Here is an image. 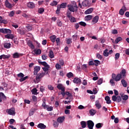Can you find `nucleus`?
Listing matches in <instances>:
<instances>
[{
    "mask_svg": "<svg viewBox=\"0 0 129 129\" xmlns=\"http://www.w3.org/2000/svg\"><path fill=\"white\" fill-rule=\"evenodd\" d=\"M126 72L125 70H122L120 74H118L117 75L115 74H112V79L110 80V83H111L112 86H114L115 85V83L113 82V80L115 81H119L121 79H124L125 77H126V75L125 74Z\"/></svg>",
    "mask_w": 129,
    "mask_h": 129,
    "instance_id": "obj_1",
    "label": "nucleus"
},
{
    "mask_svg": "<svg viewBox=\"0 0 129 129\" xmlns=\"http://www.w3.org/2000/svg\"><path fill=\"white\" fill-rule=\"evenodd\" d=\"M114 93L115 95L112 97V100L114 102L116 101L118 103L120 102L121 101V97L120 96H117L118 95V91L116 90H114Z\"/></svg>",
    "mask_w": 129,
    "mask_h": 129,
    "instance_id": "obj_2",
    "label": "nucleus"
},
{
    "mask_svg": "<svg viewBox=\"0 0 129 129\" xmlns=\"http://www.w3.org/2000/svg\"><path fill=\"white\" fill-rule=\"evenodd\" d=\"M45 75H46V73L37 74L36 76V81H35V83H39V82L41 81V79L43 78V77H44Z\"/></svg>",
    "mask_w": 129,
    "mask_h": 129,
    "instance_id": "obj_3",
    "label": "nucleus"
},
{
    "mask_svg": "<svg viewBox=\"0 0 129 129\" xmlns=\"http://www.w3.org/2000/svg\"><path fill=\"white\" fill-rule=\"evenodd\" d=\"M67 7L68 8L69 10H70V12H72L73 13L78 11V7L76 4H75L74 6L72 5H68Z\"/></svg>",
    "mask_w": 129,
    "mask_h": 129,
    "instance_id": "obj_4",
    "label": "nucleus"
},
{
    "mask_svg": "<svg viewBox=\"0 0 129 129\" xmlns=\"http://www.w3.org/2000/svg\"><path fill=\"white\" fill-rule=\"evenodd\" d=\"M0 33H2V34H12V30L7 28H1L0 29Z\"/></svg>",
    "mask_w": 129,
    "mask_h": 129,
    "instance_id": "obj_5",
    "label": "nucleus"
},
{
    "mask_svg": "<svg viewBox=\"0 0 129 129\" xmlns=\"http://www.w3.org/2000/svg\"><path fill=\"white\" fill-rule=\"evenodd\" d=\"M87 124L88 128L93 129V126H94V122L91 120H89L87 121Z\"/></svg>",
    "mask_w": 129,
    "mask_h": 129,
    "instance_id": "obj_6",
    "label": "nucleus"
},
{
    "mask_svg": "<svg viewBox=\"0 0 129 129\" xmlns=\"http://www.w3.org/2000/svg\"><path fill=\"white\" fill-rule=\"evenodd\" d=\"M82 6H83L84 8H89L91 5L88 0H84L82 3Z\"/></svg>",
    "mask_w": 129,
    "mask_h": 129,
    "instance_id": "obj_7",
    "label": "nucleus"
},
{
    "mask_svg": "<svg viewBox=\"0 0 129 129\" xmlns=\"http://www.w3.org/2000/svg\"><path fill=\"white\" fill-rule=\"evenodd\" d=\"M7 112L10 114V115H15L16 112L15 111V108H12L10 109L7 110Z\"/></svg>",
    "mask_w": 129,
    "mask_h": 129,
    "instance_id": "obj_8",
    "label": "nucleus"
},
{
    "mask_svg": "<svg viewBox=\"0 0 129 129\" xmlns=\"http://www.w3.org/2000/svg\"><path fill=\"white\" fill-rule=\"evenodd\" d=\"M99 20V17L98 16H95L92 20L91 24L92 25H95V24H96L98 22Z\"/></svg>",
    "mask_w": 129,
    "mask_h": 129,
    "instance_id": "obj_9",
    "label": "nucleus"
},
{
    "mask_svg": "<svg viewBox=\"0 0 129 129\" xmlns=\"http://www.w3.org/2000/svg\"><path fill=\"white\" fill-rule=\"evenodd\" d=\"M41 70V67L39 66H36L34 68L33 74L34 75H37L38 74V72Z\"/></svg>",
    "mask_w": 129,
    "mask_h": 129,
    "instance_id": "obj_10",
    "label": "nucleus"
},
{
    "mask_svg": "<svg viewBox=\"0 0 129 129\" xmlns=\"http://www.w3.org/2000/svg\"><path fill=\"white\" fill-rule=\"evenodd\" d=\"M126 8L125 7V6H123L122 7V9H121L119 10V14L121 16H123V15H124V12H126Z\"/></svg>",
    "mask_w": 129,
    "mask_h": 129,
    "instance_id": "obj_11",
    "label": "nucleus"
},
{
    "mask_svg": "<svg viewBox=\"0 0 129 129\" xmlns=\"http://www.w3.org/2000/svg\"><path fill=\"white\" fill-rule=\"evenodd\" d=\"M57 88L59 89V90H61L62 92H65V88L63 86L62 84H58L57 86Z\"/></svg>",
    "mask_w": 129,
    "mask_h": 129,
    "instance_id": "obj_12",
    "label": "nucleus"
},
{
    "mask_svg": "<svg viewBox=\"0 0 129 129\" xmlns=\"http://www.w3.org/2000/svg\"><path fill=\"white\" fill-rule=\"evenodd\" d=\"M95 106L97 109H100V108H101V104L99 103V100H97L96 101Z\"/></svg>",
    "mask_w": 129,
    "mask_h": 129,
    "instance_id": "obj_13",
    "label": "nucleus"
},
{
    "mask_svg": "<svg viewBox=\"0 0 129 129\" xmlns=\"http://www.w3.org/2000/svg\"><path fill=\"white\" fill-rule=\"evenodd\" d=\"M5 6L7 8H8V9H12L13 8L12 4L9 3V0H6Z\"/></svg>",
    "mask_w": 129,
    "mask_h": 129,
    "instance_id": "obj_14",
    "label": "nucleus"
},
{
    "mask_svg": "<svg viewBox=\"0 0 129 129\" xmlns=\"http://www.w3.org/2000/svg\"><path fill=\"white\" fill-rule=\"evenodd\" d=\"M64 119H65V117L60 116V117H59L58 118H57V121L59 123H62V122H63V121H64Z\"/></svg>",
    "mask_w": 129,
    "mask_h": 129,
    "instance_id": "obj_15",
    "label": "nucleus"
},
{
    "mask_svg": "<svg viewBox=\"0 0 129 129\" xmlns=\"http://www.w3.org/2000/svg\"><path fill=\"white\" fill-rule=\"evenodd\" d=\"M93 18V16L92 15H87L85 17V21L86 22H88V21H90V20H92Z\"/></svg>",
    "mask_w": 129,
    "mask_h": 129,
    "instance_id": "obj_16",
    "label": "nucleus"
},
{
    "mask_svg": "<svg viewBox=\"0 0 129 129\" xmlns=\"http://www.w3.org/2000/svg\"><path fill=\"white\" fill-rule=\"evenodd\" d=\"M37 127L40 129H45L46 128V126L45 124H44V123H40L37 125Z\"/></svg>",
    "mask_w": 129,
    "mask_h": 129,
    "instance_id": "obj_17",
    "label": "nucleus"
},
{
    "mask_svg": "<svg viewBox=\"0 0 129 129\" xmlns=\"http://www.w3.org/2000/svg\"><path fill=\"white\" fill-rule=\"evenodd\" d=\"M74 83H76V84L81 83V80L78 78H75L73 80Z\"/></svg>",
    "mask_w": 129,
    "mask_h": 129,
    "instance_id": "obj_18",
    "label": "nucleus"
},
{
    "mask_svg": "<svg viewBox=\"0 0 129 129\" xmlns=\"http://www.w3.org/2000/svg\"><path fill=\"white\" fill-rule=\"evenodd\" d=\"M105 100L106 101L107 104H110L111 103V100H110V97L108 96H106L105 97Z\"/></svg>",
    "mask_w": 129,
    "mask_h": 129,
    "instance_id": "obj_19",
    "label": "nucleus"
},
{
    "mask_svg": "<svg viewBox=\"0 0 129 129\" xmlns=\"http://www.w3.org/2000/svg\"><path fill=\"white\" fill-rule=\"evenodd\" d=\"M35 111H36V109L31 108L29 111V116H32V115H33L34 113H35Z\"/></svg>",
    "mask_w": 129,
    "mask_h": 129,
    "instance_id": "obj_20",
    "label": "nucleus"
},
{
    "mask_svg": "<svg viewBox=\"0 0 129 129\" xmlns=\"http://www.w3.org/2000/svg\"><path fill=\"white\" fill-rule=\"evenodd\" d=\"M27 7L29 8V9H34V8H35V4L33 3L29 2L27 4Z\"/></svg>",
    "mask_w": 129,
    "mask_h": 129,
    "instance_id": "obj_21",
    "label": "nucleus"
},
{
    "mask_svg": "<svg viewBox=\"0 0 129 129\" xmlns=\"http://www.w3.org/2000/svg\"><path fill=\"white\" fill-rule=\"evenodd\" d=\"M92 12H93V8H89L85 12V14L88 15L89 14H91Z\"/></svg>",
    "mask_w": 129,
    "mask_h": 129,
    "instance_id": "obj_22",
    "label": "nucleus"
},
{
    "mask_svg": "<svg viewBox=\"0 0 129 129\" xmlns=\"http://www.w3.org/2000/svg\"><path fill=\"white\" fill-rule=\"evenodd\" d=\"M27 45L29 46V47L31 48V49H35V46L34 44H33V43H32V41H28L27 42Z\"/></svg>",
    "mask_w": 129,
    "mask_h": 129,
    "instance_id": "obj_23",
    "label": "nucleus"
},
{
    "mask_svg": "<svg viewBox=\"0 0 129 129\" xmlns=\"http://www.w3.org/2000/svg\"><path fill=\"white\" fill-rule=\"evenodd\" d=\"M13 58L14 59H17L18 58H20V56H21V54H19V53L18 52H15V53H14L13 54Z\"/></svg>",
    "mask_w": 129,
    "mask_h": 129,
    "instance_id": "obj_24",
    "label": "nucleus"
},
{
    "mask_svg": "<svg viewBox=\"0 0 129 129\" xmlns=\"http://www.w3.org/2000/svg\"><path fill=\"white\" fill-rule=\"evenodd\" d=\"M60 6L61 9H66L67 8V3H62L60 5H58Z\"/></svg>",
    "mask_w": 129,
    "mask_h": 129,
    "instance_id": "obj_25",
    "label": "nucleus"
},
{
    "mask_svg": "<svg viewBox=\"0 0 129 129\" xmlns=\"http://www.w3.org/2000/svg\"><path fill=\"white\" fill-rule=\"evenodd\" d=\"M61 7L59 5L57 6V10H56L55 13L56 15H59L60 14V11H61Z\"/></svg>",
    "mask_w": 129,
    "mask_h": 129,
    "instance_id": "obj_26",
    "label": "nucleus"
},
{
    "mask_svg": "<svg viewBox=\"0 0 129 129\" xmlns=\"http://www.w3.org/2000/svg\"><path fill=\"white\" fill-rule=\"evenodd\" d=\"M38 63L39 64H41V65H42L43 66H44V67H47L48 66H50L47 63L46 61H38Z\"/></svg>",
    "mask_w": 129,
    "mask_h": 129,
    "instance_id": "obj_27",
    "label": "nucleus"
},
{
    "mask_svg": "<svg viewBox=\"0 0 129 129\" xmlns=\"http://www.w3.org/2000/svg\"><path fill=\"white\" fill-rule=\"evenodd\" d=\"M96 112H97V111H96V110H94V109H91L89 111V113L90 114H91V115H94Z\"/></svg>",
    "mask_w": 129,
    "mask_h": 129,
    "instance_id": "obj_28",
    "label": "nucleus"
},
{
    "mask_svg": "<svg viewBox=\"0 0 129 129\" xmlns=\"http://www.w3.org/2000/svg\"><path fill=\"white\" fill-rule=\"evenodd\" d=\"M72 38L74 42H75V41H77V40H79V36L76 34L73 35Z\"/></svg>",
    "mask_w": 129,
    "mask_h": 129,
    "instance_id": "obj_29",
    "label": "nucleus"
},
{
    "mask_svg": "<svg viewBox=\"0 0 129 129\" xmlns=\"http://www.w3.org/2000/svg\"><path fill=\"white\" fill-rule=\"evenodd\" d=\"M5 38L6 39H11L12 40H13L14 37V35H13V34H7L5 35Z\"/></svg>",
    "mask_w": 129,
    "mask_h": 129,
    "instance_id": "obj_30",
    "label": "nucleus"
},
{
    "mask_svg": "<svg viewBox=\"0 0 129 129\" xmlns=\"http://www.w3.org/2000/svg\"><path fill=\"white\" fill-rule=\"evenodd\" d=\"M81 125L82 127V128H85L86 127V122L85 121H81Z\"/></svg>",
    "mask_w": 129,
    "mask_h": 129,
    "instance_id": "obj_31",
    "label": "nucleus"
},
{
    "mask_svg": "<svg viewBox=\"0 0 129 129\" xmlns=\"http://www.w3.org/2000/svg\"><path fill=\"white\" fill-rule=\"evenodd\" d=\"M33 52L36 54V55H40L42 53V50L41 49H34Z\"/></svg>",
    "mask_w": 129,
    "mask_h": 129,
    "instance_id": "obj_32",
    "label": "nucleus"
},
{
    "mask_svg": "<svg viewBox=\"0 0 129 129\" xmlns=\"http://www.w3.org/2000/svg\"><path fill=\"white\" fill-rule=\"evenodd\" d=\"M69 19L71 23H76V19L73 16H71Z\"/></svg>",
    "mask_w": 129,
    "mask_h": 129,
    "instance_id": "obj_33",
    "label": "nucleus"
},
{
    "mask_svg": "<svg viewBox=\"0 0 129 129\" xmlns=\"http://www.w3.org/2000/svg\"><path fill=\"white\" fill-rule=\"evenodd\" d=\"M11 43L6 42L4 44V48H6V49H10L11 48Z\"/></svg>",
    "mask_w": 129,
    "mask_h": 129,
    "instance_id": "obj_34",
    "label": "nucleus"
},
{
    "mask_svg": "<svg viewBox=\"0 0 129 129\" xmlns=\"http://www.w3.org/2000/svg\"><path fill=\"white\" fill-rule=\"evenodd\" d=\"M121 83L124 87H126V86H127V83H126V81L124 79H122L121 81Z\"/></svg>",
    "mask_w": 129,
    "mask_h": 129,
    "instance_id": "obj_35",
    "label": "nucleus"
},
{
    "mask_svg": "<svg viewBox=\"0 0 129 129\" xmlns=\"http://www.w3.org/2000/svg\"><path fill=\"white\" fill-rule=\"evenodd\" d=\"M0 98H3V100H7V97L5 95V94L3 92L0 93Z\"/></svg>",
    "mask_w": 129,
    "mask_h": 129,
    "instance_id": "obj_36",
    "label": "nucleus"
},
{
    "mask_svg": "<svg viewBox=\"0 0 129 129\" xmlns=\"http://www.w3.org/2000/svg\"><path fill=\"white\" fill-rule=\"evenodd\" d=\"M49 57L51 59H53V58H54V52H53L52 50L49 51Z\"/></svg>",
    "mask_w": 129,
    "mask_h": 129,
    "instance_id": "obj_37",
    "label": "nucleus"
},
{
    "mask_svg": "<svg viewBox=\"0 0 129 129\" xmlns=\"http://www.w3.org/2000/svg\"><path fill=\"white\" fill-rule=\"evenodd\" d=\"M121 97L123 100H127L128 99V96L127 95H121Z\"/></svg>",
    "mask_w": 129,
    "mask_h": 129,
    "instance_id": "obj_38",
    "label": "nucleus"
},
{
    "mask_svg": "<svg viewBox=\"0 0 129 129\" xmlns=\"http://www.w3.org/2000/svg\"><path fill=\"white\" fill-rule=\"evenodd\" d=\"M50 39L52 43H55V41L56 40V35L51 36Z\"/></svg>",
    "mask_w": 129,
    "mask_h": 129,
    "instance_id": "obj_39",
    "label": "nucleus"
},
{
    "mask_svg": "<svg viewBox=\"0 0 129 129\" xmlns=\"http://www.w3.org/2000/svg\"><path fill=\"white\" fill-rule=\"evenodd\" d=\"M122 40L121 37H118L115 40V44H118V42H120Z\"/></svg>",
    "mask_w": 129,
    "mask_h": 129,
    "instance_id": "obj_40",
    "label": "nucleus"
},
{
    "mask_svg": "<svg viewBox=\"0 0 129 129\" xmlns=\"http://www.w3.org/2000/svg\"><path fill=\"white\" fill-rule=\"evenodd\" d=\"M37 91H38V90H37L36 88H34L31 90L32 94H34V95H37V94H38Z\"/></svg>",
    "mask_w": 129,
    "mask_h": 129,
    "instance_id": "obj_41",
    "label": "nucleus"
},
{
    "mask_svg": "<svg viewBox=\"0 0 129 129\" xmlns=\"http://www.w3.org/2000/svg\"><path fill=\"white\" fill-rule=\"evenodd\" d=\"M52 7L56 6L58 5V2L56 1H53L50 4Z\"/></svg>",
    "mask_w": 129,
    "mask_h": 129,
    "instance_id": "obj_42",
    "label": "nucleus"
},
{
    "mask_svg": "<svg viewBox=\"0 0 129 129\" xmlns=\"http://www.w3.org/2000/svg\"><path fill=\"white\" fill-rule=\"evenodd\" d=\"M108 51V49H106L104 51L103 55H104V56H105V57H107V56H108L109 53L107 52Z\"/></svg>",
    "mask_w": 129,
    "mask_h": 129,
    "instance_id": "obj_43",
    "label": "nucleus"
},
{
    "mask_svg": "<svg viewBox=\"0 0 129 129\" xmlns=\"http://www.w3.org/2000/svg\"><path fill=\"white\" fill-rule=\"evenodd\" d=\"M49 68H50V66H48V67H44L42 68V69H43V71H44V72H47L49 71Z\"/></svg>",
    "mask_w": 129,
    "mask_h": 129,
    "instance_id": "obj_44",
    "label": "nucleus"
},
{
    "mask_svg": "<svg viewBox=\"0 0 129 129\" xmlns=\"http://www.w3.org/2000/svg\"><path fill=\"white\" fill-rule=\"evenodd\" d=\"M94 62L95 63H94L95 66H96V67L98 66V65L100 64V61L98 60H95Z\"/></svg>",
    "mask_w": 129,
    "mask_h": 129,
    "instance_id": "obj_45",
    "label": "nucleus"
},
{
    "mask_svg": "<svg viewBox=\"0 0 129 129\" xmlns=\"http://www.w3.org/2000/svg\"><path fill=\"white\" fill-rule=\"evenodd\" d=\"M56 25H57V26H58V27H62L63 24H62V22L61 21L57 20Z\"/></svg>",
    "mask_w": 129,
    "mask_h": 129,
    "instance_id": "obj_46",
    "label": "nucleus"
},
{
    "mask_svg": "<svg viewBox=\"0 0 129 129\" xmlns=\"http://www.w3.org/2000/svg\"><path fill=\"white\" fill-rule=\"evenodd\" d=\"M96 127L97 128H100L101 127H102V123H98L96 124Z\"/></svg>",
    "mask_w": 129,
    "mask_h": 129,
    "instance_id": "obj_47",
    "label": "nucleus"
},
{
    "mask_svg": "<svg viewBox=\"0 0 129 129\" xmlns=\"http://www.w3.org/2000/svg\"><path fill=\"white\" fill-rule=\"evenodd\" d=\"M29 77L28 76H26L24 78H21L20 79H19V81H20V82H23V81H25V80H26V79H28V78Z\"/></svg>",
    "mask_w": 129,
    "mask_h": 129,
    "instance_id": "obj_48",
    "label": "nucleus"
},
{
    "mask_svg": "<svg viewBox=\"0 0 129 129\" xmlns=\"http://www.w3.org/2000/svg\"><path fill=\"white\" fill-rule=\"evenodd\" d=\"M67 76L68 78H71V77H73V73L70 72L67 74Z\"/></svg>",
    "mask_w": 129,
    "mask_h": 129,
    "instance_id": "obj_49",
    "label": "nucleus"
},
{
    "mask_svg": "<svg viewBox=\"0 0 129 129\" xmlns=\"http://www.w3.org/2000/svg\"><path fill=\"white\" fill-rule=\"evenodd\" d=\"M45 12V10H44V8H40L38 10V13L39 14H43Z\"/></svg>",
    "mask_w": 129,
    "mask_h": 129,
    "instance_id": "obj_50",
    "label": "nucleus"
},
{
    "mask_svg": "<svg viewBox=\"0 0 129 129\" xmlns=\"http://www.w3.org/2000/svg\"><path fill=\"white\" fill-rule=\"evenodd\" d=\"M17 76L18 77H19V78H24V76H25V75H24V74L20 73L17 75Z\"/></svg>",
    "mask_w": 129,
    "mask_h": 129,
    "instance_id": "obj_51",
    "label": "nucleus"
},
{
    "mask_svg": "<svg viewBox=\"0 0 129 129\" xmlns=\"http://www.w3.org/2000/svg\"><path fill=\"white\" fill-rule=\"evenodd\" d=\"M72 43V39L71 38H69L67 39V44L68 45L71 44Z\"/></svg>",
    "mask_w": 129,
    "mask_h": 129,
    "instance_id": "obj_52",
    "label": "nucleus"
},
{
    "mask_svg": "<svg viewBox=\"0 0 129 129\" xmlns=\"http://www.w3.org/2000/svg\"><path fill=\"white\" fill-rule=\"evenodd\" d=\"M102 82H103V80H102V79L98 80L97 82L98 85H100L101 84H102Z\"/></svg>",
    "mask_w": 129,
    "mask_h": 129,
    "instance_id": "obj_53",
    "label": "nucleus"
},
{
    "mask_svg": "<svg viewBox=\"0 0 129 129\" xmlns=\"http://www.w3.org/2000/svg\"><path fill=\"white\" fill-rule=\"evenodd\" d=\"M42 106L44 109H46L48 107V105L46 104V103L43 102L42 104Z\"/></svg>",
    "mask_w": 129,
    "mask_h": 129,
    "instance_id": "obj_54",
    "label": "nucleus"
},
{
    "mask_svg": "<svg viewBox=\"0 0 129 129\" xmlns=\"http://www.w3.org/2000/svg\"><path fill=\"white\" fill-rule=\"evenodd\" d=\"M79 25H80L81 26H82L83 27H86V23L84 22L81 21V22H79Z\"/></svg>",
    "mask_w": 129,
    "mask_h": 129,
    "instance_id": "obj_55",
    "label": "nucleus"
},
{
    "mask_svg": "<svg viewBox=\"0 0 129 129\" xmlns=\"http://www.w3.org/2000/svg\"><path fill=\"white\" fill-rule=\"evenodd\" d=\"M32 100H33V101H34V102H37V101L38 100V99H37V97L35 95H33L32 96Z\"/></svg>",
    "mask_w": 129,
    "mask_h": 129,
    "instance_id": "obj_56",
    "label": "nucleus"
},
{
    "mask_svg": "<svg viewBox=\"0 0 129 129\" xmlns=\"http://www.w3.org/2000/svg\"><path fill=\"white\" fill-rule=\"evenodd\" d=\"M53 125L54 127H58V125H59V123H58V122L54 121L53 123Z\"/></svg>",
    "mask_w": 129,
    "mask_h": 129,
    "instance_id": "obj_57",
    "label": "nucleus"
},
{
    "mask_svg": "<svg viewBox=\"0 0 129 129\" xmlns=\"http://www.w3.org/2000/svg\"><path fill=\"white\" fill-rule=\"evenodd\" d=\"M67 18H70L71 17H72V16H71V11H68L67 12Z\"/></svg>",
    "mask_w": 129,
    "mask_h": 129,
    "instance_id": "obj_58",
    "label": "nucleus"
},
{
    "mask_svg": "<svg viewBox=\"0 0 129 129\" xmlns=\"http://www.w3.org/2000/svg\"><path fill=\"white\" fill-rule=\"evenodd\" d=\"M119 53H117L115 55V60H118V59L119 58Z\"/></svg>",
    "mask_w": 129,
    "mask_h": 129,
    "instance_id": "obj_59",
    "label": "nucleus"
},
{
    "mask_svg": "<svg viewBox=\"0 0 129 129\" xmlns=\"http://www.w3.org/2000/svg\"><path fill=\"white\" fill-rule=\"evenodd\" d=\"M26 28L27 29V30L28 31H32V27L31 25H28L27 26H26Z\"/></svg>",
    "mask_w": 129,
    "mask_h": 129,
    "instance_id": "obj_60",
    "label": "nucleus"
},
{
    "mask_svg": "<svg viewBox=\"0 0 129 129\" xmlns=\"http://www.w3.org/2000/svg\"><path fill=\"white\" fill-rule=\"evenodd\" d=\"M96 57L99 60H101V59H102V56H101V55H100L99 53H97Z\"/></svg>",
    "mask_w": 129,
    "mask_h": 129,
    "instance_id": "obj_61",
    "label": "nucleus"
},
{
    "mask_svg": "<svg viewBox=\"0 0 129 129\" xmlns=\"http://www.w3.org/2000/svg\"><path fill=\"white\" fill-rule=\"evenodd\" d=\"M3 57L4 59H9L11 56L8 55L3 54Z\"/></svg>",
    "mask_w": 129,
    "mask_h": 129,
    "instance_id": "obj_62",
    "label": "nucleus"
},
{
    "mask_svg": "<svg viewBox=\"0 0 129 129\" xmlns=\"http://www.w3.org/2000/svg\"><path fill=\"white\" fill-rule=\"evenodd\" d=\"M15 15V12H14V11H11L10 12L9 16V17H14Z\"/></svg>",
    "mask_w": 129,
    "mask_h": 129,
    "instance_id": "obj_63",
    "label": "nucleus"
},
{
    "mask_svg": "<svg viewBox=\"0 0 129 129\" xmlns=\"http://www.w3.org/2000/svg\"><path fill=\"white\" fill-rule=\"evenodd\" d=\"M55 41L56 43L57 44V45H59V44H60V38H57L55 39Z\"/></svg>",
    "mask_w": 129,
    "mask_h": 129,
    "instance_id": "obj_64",
    "label": "nucleus"
}]
</instances>
